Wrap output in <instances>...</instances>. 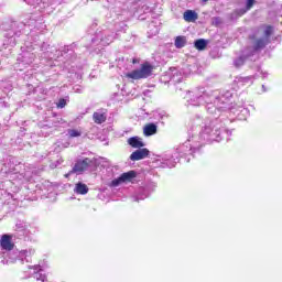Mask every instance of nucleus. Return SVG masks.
Here are the masks:
<instances>
[{"instance_id":"f257e3e1","label":"nucleus","mask_w":282,"mask_h":282,"mask_svg":"<svg viewBox=\"0 0 282 282\" xmlns=\"http://www.w3.org/2000/svg\"><path fill=\"white\" fill-rule=\"evenodd\" d=\"M89 166H91V159L86 158L84 160H77L72 171L65 174V177H69V175H74V173H76L77 175H82V173H85V171H87Z\"/></svg>"},{"instance_id":"f03ea898","label":"nucleus","mask_w":282,"mask_h":282,"mask_svg":"<svg viewBox=\"0 0 282 282\" xmlns=\"http://www.w3.org/2000/svg\"><path fill=\"white\" fill-rule=\"evenodd\" d=\"M0 245L2 250H13L14 249V243H12V236L10 235H2Z\"/></svg>"},{"instance_id":"7ed1b4c3","label":"nucleus","mask_w":282,"mask_h":282,"mask_svg":"<svg viewBox=\"0 0 282 282\" xmlns=\"http://www.w3.org/2000/svg\"><path fill=\"white\" fill-rule=\"evenodd\" d=\"M155 69V65L144 62L142 64V78H149L150 76H153V70Z\"/></svg>"},{"instance_id":"20e7f679","label":"nucleus","mask_w":282,"mask_h":282,"mask_svg":"<svg viewBox=\"0 0 282 282\" xmlns=\"http://www.w3.org/2000/svg\"><path fill=\"white\" fill-rule=\"evenodd\" d=\"M158 133V126L155 123H147L143 128V134L149 138Z\"/></svg>"},{"instance_id":"39448f33","label":"nucleus","mask_w":282,"mask_h":282,"mask_svg":"<svg viewBox=\"0 0 282 282\" xmlns=\"http://www.w3.org/2000/svg\"><path fill=\"white\" fill-rule=\"evenodd\" d=\"M183 19L187 23H195V21H197V19H198V15H197V12H195L193 10H186L183 13Z\"/></svg>"},{"instance_id":"423d86ee","label":"nucleus","mask_w":282,"mask_h":282,"mask_svg":"<svg viewBox=\"0 0 282 282\" xmlns=\"http://www.w3.org/2000/svg\"><path fill=\"white\" fill-rule=\"evenodd\" d=\"M126 78H129L131 80H140L142 79V68L134 69L130 73L126 74Z\"/></svg>"},{"instance_id":"0eeeda50","label":"nucleus","mask_w":282,"mask_h":282,"mask_svg":"<svg viewBox=\"0 0 282 282\" xmlns=\"http://www.w3.org/2000/svg\"><path fill=\"white\" fill-rule=\"evenodd\" d=\"M34 250L33 249H30L29 251L28 250H24V251H19L15 253V257H12V253H10V259H12V261H15V259H21L23 261V257H28V254L32 256L34 254Z\"/></svg>"},{"instance_id":"6e6552de","label":"nucleus","mask_w":282,"mask_h":282,"mask_svg":"<svg viewBox=\"0 0 282 282\" xmlns=\"http://www.w3.org/2000/svg\"><path fill=\"white\" fill-rule=\"evenodd\" d=\"M33 270H37V272H35L33 275L36 281L47 282V276L41 273L43 271V269H41V265H34Z\"/></svg>"},{"instance_id":"1a4fd4ad","label":"nucleus","mask_w":282,"mask_h":282,"mask_svg":"<svg viewBox=\"0 0 282 282\" xmlns=\"http://www.w3.org/2000/svg\"><path fill=\"white\" fill-rule=\"evenodd\" d=\"M270 43V39H258L253 45L254 52H259V50H263L265 45Z\"/></svg>"},{"instance_id":"9d476101","label":"nucleus","mask_w":282,"mask_h":282,"mask_svg":"<svg viewBox=\"0 0 282 282\" xmlns=\"http://www.w3.org/2000/svg\"><path fill=\"white\" fill-rule=\"evenodd\" d=\"M207 46H208V41L204 39H198L194 43V47L198 50V52H204V50H206Z\"/></svg>"},{"instance_id":"9b49d317","label":"nucleus","mask_w":282,"mask_h":282,"mask_svg":"<svg viewBox=\"0 0 282 282\" xmlns=\"http://www.w3.org/2000/svg\"><path fill=\"white\" fill-rule=\"evenodd\" d=\"M75 193H77V195H87V193H89V187L83 183H77L75 186Z\"/></svg>"},{"instance_id":"f8f14e48","label":"nucleus","mask_w":282,"mask_h":282,"mask_svg":"<svg viewBox=\"0 0 282 282\" xmlns=\"http://www.w3.org/2000/svg\"><path fill=\"white\" fill-rule=\"evenodd\" d=\"M174 45L177 50H182V47L186 46V36L178 35L175 37Z\"/></svg>"},{"instance_id":"ddd939ff","label":"nucleus","mask_w":282,"mask_h":282,"mask_svg":"<svg viewBox=\"0 0 282 282\" xmlns=\"http://www.w3.org/2000/svg\"><path fill=\"white\" fill-rule=\"evenodd\" d=\"M128 144L132 147V149H140L142 147V141H140V138L132 137L128 139Z\"/></svg>"},{"instance_id":"4468645a","label":"nucleus","mask_w":282,"mask_h":282,"mask_svg":"<svg viewBox=\"0 0 282 282\" xmlns=\"http://www.w3.org/2000/svg\"><path fill=\"white\" fill-rule=\"evenodd\" d=\"M93 118L96 124H102V122L107 120V116H105L102 112H94Z\"/></svg>"},{"instance_id":"2eb2a0df","label":"nucleus","mask_w":282,"mask_h":282,"mask_svg":"<svg viewBox=\"0 0 282 282\" xmlns=\"http://www.w3.org/2000/svg\"><path fill=\"white\" fill-rule=\"evenodd\" d=\"M120 177L123 181V183L131 182V180L135 177V171H129V172L122 173Z\"/></svg>"},{"instance_id":"dca6fc26","label":"nucleus","mask_w":282,"mask_h":282,"mask_svg":"<svg viewBox=\"0 0 282 282\" xmlns=\"http://www.w3.org/2000/svg\"><path fill=\"white\" fill-rule=\"evenodd\" d=\"M130 160H132V162H137L138 160H142V149H139V150L134 151L130 155Z\"/></svg>"},{"instance_id":"f3484780","label":"nucleus","mask_w":282,"mask_h":282,"mask_svg":"<svg viewBox=\"0 0 282 282\" xmlns=\"http://www.w3.org/2000/svg\"><path fill=\"white\" fill-rule=\"evenodd\" d=\"M254 3H257V0H247L246 9L243 10L242 14H246V12L252 10V8H254Z\"/></svg>"},{"instance_id":"a211bd4d","label":"nucleus","mask_w":282,"mask_h":282,"mask_svg":"<svg viewBox=\"0 0 282 282\" xmlns=\"http://www.w3.org/2000/svg\"><path fill=\"white\" fill-rule=\"evenodd\" d=\"M68 135H69V138H80V135H83V132H80L76 129H69Z\"/></svg>"},{"instance_id":"6ab92c4d","label":"nucleus","mask_w":282,"mask_h":282,"mask_svg":"<svg viewBox=\"0 0 282 282\" xmlns=\"http://www.w3.org/2000/svg\"><path fill=\"white\" fill-rule=\"evenodd\" d=\"M23 58H24L23 63H25L26 65H30V63L34 61V54L25 53Z\"/></svg>"},{"instance_id":"aec40b11","label":"nucleus","mask_w":282,"mask_h":282,"mask_svg":"<svg viewBox=\"0 0 282 282\" xmlns=\"http://www.w3.org/2000/svg\"><path fill=\"white\" fill-rule=\"evenodd\" d=\"M120 184H124L123 181L121 180V176H119L118 178L112 180L111 183H110V186L116 188Z\"/></svg>"},{"instance_id":"412c9836","label":"nucleus","mask_w":282,"mask_h":282,"mask_svg":"<svg viewBox=\"0 0 282 282\" xmlns=\"http://www.w3.org/2000/svg\"><path fill=\"white\" fill-rule=\"evenodd\" d=\"M74 47H76V44H70L68 46H64V48L62 50V56H63V54H68V52H72V50H74Z\"/></svg>"},{"instance_id":"4be33fe9","label":"nucleus","mask_w":282,"mask_h":282,"mask_svg":"<svg viewBox=\"0 0 282 282\" xmlns=\"http://www.w3.org/2000/svg\"><path fill=\"white\" fill-rule=\"evenodd\" d=\"M264 36L267 39H270V36H272V26L271 25H268L264 30Z\"/></svg>"},{"instance_id":"5701e85b","label":"nucleus","mask_w":282,"mask_h":282,"mask_svg":"<svg viewBox=\"0 0 282 282\" xmlns=\"http://www.w3.org/2000/svg\"><path fill=\"white\" fill-rule=\"evenodd\" d=\"M61 164H63V159H59L56 162L51 163L50 166L51 169H57L58 166H61Z\"/></svg>"},{"instance_id":"b1692460","label":"nucleus","mask_w":282,"mask_h":282,"mask_svg":"<svg viewBox=\"0 0 282 282\" xmlns=\"http://www.w3.org/2000/svg\"><path fill=\"white\" fill-rule=\"evenodd\" d=\"M66 105H67V100H65V99H59L57 102L58 109L65 108Z\"/></svg>"},{"instance_id":"393cba45","label":"nucleus","mask_w":282,"mask_h":282,"mask_svg":"<svg viewBox=\"0 0 282 282\" xmlns=\"http://www.w3.org/2000/svg\"><path fill=\"white\" fill-rule=\"evenodd\" d=\"M149 149H147V148H143L142 149V159H144V158H149Z\"/></svg>"},{"instance_id":"a878e982","label":"nucleus","mask_w":282,"mask_h":282,"mask_svg":"<svg viewBox=\"0 0 282 282\" xmlns=\"http://www.w3.org/2000/svg\"><path fill=\"white\" fill-rule=\"evenodd\" d=\"M236 65H237V66L243 65V58H242V57H239V59L236 62Z\"/></svg>"},{"instance_id":"bb28decb","label":"nucleus","mask_w":282,"mask_h":282,"mask_svg":"<svg viewBox=\"0 0 282 282\" xmlns=\"http://www.w3.org/2000/svg\"><path fill=\"white\" fill-rule=\"evenodd\" d=\"M132 63H133V65H135V63H140V59L133 58V59H132Z\"/></svg>"},{"instance_id":"cd10ccee","label":"nucleus","mask_w":282,"mask_h":282,"mask_svg":"<svg viewBox=\"0 0 282 282\" xmlns=\"http://www.w3.org/2000/svg\"><path fill=\"white\" fill-rule=\"evenodd\" d=\"M46 45H47V44L43 43L42 50H46Z\"/></svg>"},{"instance_id":"c85d7f7f","label":"nucleus","mask_w":282,"mask_h":282,"mask_svg":"<svg viewBox=\"0 0 282 282\" xmlns=\"http://www.w3.org/2000/svg\"><path fill=\"white\" fill-rule=\"evenodd\" d=\"M216 23H219V18H215Z\"/></svg>"},{"instance_id":"c756f323","label":"nucleus","mask_w":282,"mask_h":282,"mask_svg":"<svg viewBox=\"0 0 282 282\" xmlns=\"http://www.w3.org/2000/svg\"><path fill=\"white\" fill-rule=\"evenodd\" d=\"M134 200H135V202H140V198H135Z\"/></svg>"},{"instance_id":"7c9ffc66","label":"nucleus","mask_w":282,"mask_h":282,"mask_svg":"<svg viewBox=\"0 0 282 282\" xmlns=\"http://www.w3.org/2000/svg\"><path fill=\"white\" fill-rule=\"evenodd\" d=\"M204 1V3H206V1H208V0H203Z\"/></svg>"},{"instance_id":"2f4dec72","label":"nucleus","mask_w":282,"mask_h":282,"mask_svg":"<svg viewBox=\"0 0 282 282\" xmlns=\"http://www.w3.org/2000/svg\"><path fill=\"white\" fill-rule=\"evenodd\" d=\"M250 39H254V36H251Z\"/></svg>"}]
</instances>
